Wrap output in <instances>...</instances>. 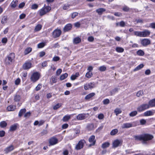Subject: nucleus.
<instances>
[{
	"label": "nucleus",
	"mask_w": 155,
	"mask_h": 155,
	"mask_svg": "<svg viewBox=\"0 0 155 155\" xmlns=\"http://www.w3.org/2000/svg\"><path fill=\"white\" fill-rule=\"evenodd\" d=\"M150 107H155V98L150 101L149 102L148 105L146 104V108H149L150 107Z\"/></svg>",
	"instance_id": "14"
},
{
	"label": "nucleus",
	"mask_w": 155,
	"mask_h": 155,
	"mask_svg": "<svg viewBox=\"0 0 155 155\" xmlns=\"http://www.w3.org/2000/svg\"><path fill=\"white\" fill-rule=\"evenodd\" d=\"M16 108V106L11 105L8 106L7 107V110L8 111H14Z\"/></svg>",
	"instance_id": "17"
},
{
	"label": "nucleus",
	"mask_w": 155,
	"mask_h": 155,
	"mask_svg": "<svg viewBox=\"0 0 155 155\" xmlns=\"http://www.w3.org/2000/svg\"><path fill=\"white\" fill-rule=\"evenodd\" d=\"M95 84L94 82L87 83L84 85V88L85 90L89 89H92L95 87Z\"/></svg>",
	"instance_id": "8"
},
{
	"label": "nucleus",
	"mask_w": 155,
	"mask_h": 155,
	"mask_svg": "<svg viewBox=\"0 0 155 155\" xmlns=\"http://www.w3.org/2000/svg\"><path fill=\"white\" fill-rule=\"evenodd\" d=\"M88 114H79L76 117L77 119L79 120H82L85 119L86 117V115Z\"/></svg>",
	"instance_id": "13"
},
{
	"label": "nucleus",
	"mask_w": 155,
	"mask_h": 155,
	"mask_svg": "<svg viewBox=\"0 0 155 155\" xmlns=\"http://www.w3.org/2000/svg\"><path fill=\"white\" fill-rule=\"evenodd\" d=\"M21 99V97L19 95H16L14 97V100L15 101L18 102Z\"/></svg>",
	"instance_id": "40"
},
{
	"label": "nucleus",
	"mask_w": 155,
	"mask_h": 155,
	"mask_svg": "<svg viewBox=\"0 0 155 155\" xmlns=\"http://www.w3.org/2000/svg\"><path fill=\"white\" fill-rule=\"evenodd\" d=\"M18 3V0H13L11 4V6L12 7L15 8L17 6Z\"/></svg>",
	"instance_id": "23"
},
{
	"label": "nucleus",
	"mask_w": 155,
	"mask_h": 155,
	"mask_svg": "<svg viewBox=\"0 0 155 155\" xmlns=\"http://www.w3.org/2000/svg\"><path fill=\"white\" fill-rule=\"evenodd\" d=\"M45 46V43L44 42L41 43L38 45V48H43Z\"/></svg>",
	"instance_id": "48"
},
{
	"label": "nucleus",
	"mask_w": 155,
	"mask_h": 155,
	"mask_svg": "<svg viewBox=\"0 0 155 155\" xmlns=\"http://www.w3.org/2000/svg\"><path fill=\"white\" fill-rule=\"evenodd\" d=\"M32 49V48L30 47L27 48L25 49V55L28 54L31 51Z\"/></svg>",
	"instance_id": "29"
},
{
	"label": "nucleus",
	"mask_w": 155,
	"mask_h": 155,
	"mask_svg": "<svg viewBox=\"0 0 155 155\" xmlns=\"http://www.w3.org/2000/svg\"><path fill=\"white\" fill-rule=\"evenodd\" d=\"M25 5V3L24 2H22L19 5L18 7L19 8H22Z\"/></svg>",
	"instance_id": "64"
},
{
	"label": "nucleus",
	"mask_w": 155,
	"mask_h": 155,
	"mask_svg": "<svg viewBox=\"0 0 155 155\" xmlns=\"http://www.w3.org/2000/svg\"><path fill=\"white\" fill-rule=\"evenodd\" d=\"M31 63L29 62H25L23 65L22 67L25 70H27L30 68L31 67Z\"/></svg>",
	"instance_id": "12"
},
{
	"label": "nucleus",
	"mask_w": 155,
	"mask_h": 155,
	"mask_svg": "<svg viewBox=\"0 0 155 155\" xmlns=\"http://www.w3.org/2000/svg\"><path fill=\"white\" fill-rule=\"evenodd\" d=\"M143 94V91H138L137 94V97H140V96H142Z\"/></svg>",
	"instance_id": "52"
},
{
	"label": "nucleus",
	"mask_w": 155,
	"mask_h": 155,
	"mask_svg": "<svg viewBox=\"0 0 155 155\" xmlns=\"http://www.w3.org/2000/svg\"><path fill=\"white\" fill-rule=\"evenodd\" d=\"M95 95L94 93H91L88 94L85 97V99L86 100H88L93 97Z\"/></svg>",
	"instance_id": "21"
},
{
	"label": "nucleus",
	"mask_w": 155,
	"mask_h": 155,
	"mask_svg": "<svg viewBox=\"0 0 155 155\" xmlns=\"http://www.w3.org/2000/svg\"><path fill=\"white\" fill-rule=\"evenodd\" d=\"M122 141L121 140L116 139L112 143V147L115 148L122 144Z\"/></svg>",
	"instance_id": "7"
},
{
	"label": "nucleus",
	"mask_w": 155,
	"mask_h": 155,
	"mask_svg": "<svg viewBox=\"0 0 155 155\" xmlns=\"http://www.w3.org/2000/svg\"><path fill=\"white\" fill-rule=\"evenodd\" d=\"M155 113L154 110H148L146 111V116H150L153 115Z\"/></svg>",
	"instance_id": "26"
},
{
	"label": "nucleus",
	"mask_w": 155,
	"mask_h": 155,
	"mask_svg": "<svg viewBox=\"0 0 155 155\" xmlns=\"http://www.w3.org/2000/svg\"><path fill=\"white\" fill-rule=\"evenodd\" d=\"M42 26L40 24L37 25L35 27L34 31H38L41 30L42 28Z\"/></svg>",
	"instance_id": "28"
},
{
	"label": "nucleus",
	"mask_w": 155,
	"mask_h": 155,
	"mask_svg": "<svg viewBox=\"0 0 155 155\" xmlns=\"http://www.w3.org/2000/svg\"><path fill=\"white\" fill-rule=\"evenodd\" d=\"M52 81L53 83H56L57 81V79L55 77H52Z\"/></svg>",
	"instance_id": "63"
},
{
	"label": "nucleus",
	"mask_w": 155,
	"mask_h": 155,
	"mask_svg": "<svg viewBox=\"0 0 155 155\" xmlns=\"http://www.w3.org/2000/svg\"><path fill=\"white\" fill-rule=\"evenodd\" d=\"M14 149V147L13 145H11L6 147L4 150L5 153H7L8 152L12 151Z\"/></svg>",
	"instance_id": "16"
},
{
	"label": "nucleus",
	"mask_w": 155,
	"mask_h": 155,
	"mask_svg": "<svg viewBox=\"0 0 155 155\" xmlns=\"http://www.w3.org/2000/svg\"><path fill=\"white\" fill-rule=\"evenodd\" d=\"M51 9V8L49 6H45L39 10V14L40 16H42L47 13L49 12Z\"/></svg>",
	"instance_id": "2"
},
{
	"label": "nucleus",
	"mask_w": 155,
	"mask_h": 155,
	"mask_svg": "<svg viewBox=\"0 0 155 155\" xmlns=\"http://www.w3.org/2000/svg\"><path fill=\"white\" fill-rule=\"evenodd\" d=\"M114 112L116 115L117 116L118 114L121 113L122 111L120 109L117 108L114 110Z\"/></svg>",
	"instance_id": "35"
},
{
	"label": "nucleus",
	"mask_w": 155,
	"mask_h": 155,
	"mask_svg": "<svg viewBox=\"0 0 155 155\" xmlns=\"http://www.w3.org/2000/svg\"><path fill=\"white\" fill-rule=\"evenodd\" d=\"M95 137L94 135H92L89 137L88 141L90 143H91L89 146V147L95 144L96 140H95Z\"/></svg>",
	"instance_id": "10"
},
{
	"label": "nucleus",
	"mask_w": 155,
	"mask_h": 155,
	"mask_svg": "<svg viewBox=\"0 0 155 155\" xmlns=\"http://www.w3.org/2000/svg\"><path fill=\"white\" fill-rule=\"evenodd\" d=\"M145 109V104L141 105L137 108V110L139 112H141Z\"/></svg>",
	"instance_id": "20"
},
{
	"label": "nucleus",
	"mask_w": 155,
	"mask_h": 155,
	"mask_svg": "<svg viewBox=\"0 0 155 155\" xmlns=\"http://www.w3.org/2000/svg\"><path fill=\"white\" fill-rule=\"evenodd\" d=\"M61 104L58 103L56 105L54 106L53 109L54 110H56L61 107Z\"/></svg>",
	"instance_id": "43"
},
{
	"label": "nucleus",
	"mask_w": 155,
	"mask_h": 155,
	"mask_svg": "<svg viewBox=\"0 0 155 155\" xmlns=\"http://www.w3.org/2000/svg\"><path fill=\"white\" fill-rule=\"evenodd\" d=\"M137 54L139 56H143L144 54V52L141 50H139L137 52Z\"/></svg>",
	"instance_id": "39"
},
{
	"label": "nucleus",
	"mask_w": 155,
	"mask_h": 155,
	"mask_svg": "<svg viewBox=\"0 0 155 155\" xmlns=\"http://www.w3.org/2000/svg\"><path fill=\"white\" fill-rule=\"evenodd\" d=\"M153 138V136L152 135L149 134H146V144L147 143V141L151 140Z\"/></svg>",
	"instance_id": "22"
},
{
	"label": "nucleus",
	"mask_w": 155,
	"mask_h": 155,
	"mask_svg": "<svg viewBox=\"0 0 155 155\" xmlns=\"http://www.w3.org/2000/svg\"><path fill=\"white\" fill-rule=\"evenodd\" d=\"M114 14L117 17H120L122 15V14L119 12H115Z\"/></svg>",
	"instance_id": "61"
},
{
	"label": "nucleus",
	"mask_w": 155,
	"mask_h": 155,
	"mask_svg": "<svg viewBox=\"0 0 155 155\" xmlns=\"http://www.w3.org/2000/svg\"><path fill=\"white\" fill-rule=\"evenodd\" d=\"M137 112L136 111H134L131 112L130 114L129 115L130 117H133L136 116L137 114Z\"/></svg>",
	"instance_id": "42"
},
{
	"label": "nucleus",
	"mask_w": 155,
	"mask_h": 155,
	"mask_svg": "<svg viewBox=\"0 0 155 155\" xmlns=\"http://www.w3.org/2000/svg\"><path fill=\"white\" fill-rule=\"evenodd\" d=\"M7 41V39L6 38H2V43L6 44Z\"/></svg>",
	"instance_id": "57"
},
{
	"label": "nucleus",
	"mask_w": 155,
	"mask_h": 155,
	"mask_svg": "<svg viewBox=\"0 0 155 155\" xmlns=\"http://www.w3.org/2000/svg\"><path fill=\"white\" fill-rule=\"evenodd\" d=\"M99 70L101 71H104L106 70V67L104 66H102L99 68Z\"/></svg>",
	"instance_id": "41"
},
{
	"label": "nucleus",
	"mask_w": 155,
	"mask_h": 155,
	"mask_svg": "<svg viewBox=\"0 0 155 155\" xmlns=\"http://www.w3.org/2000/svg\"><path fill=\"white\" fill-rule=\"evenodd\" d=\"M78 13L77 12H74L72 14L71 18H74L76 16H77L78 15Z\"/></svg>",
	"instance_id": "53"
},
{
	"label": "nucleus",
	"mask_w": 155,
	"mask_h": 155,
	"mask_svg": "<svg viewBox=\"0 0 155 155\" xmlns=\"http://www.w3.org/2000/svg\"><path fill=\"white\" fill-rule=\"evenodd\" d=\"M81 39L80 38L78 37L75 38L73 39V42L74 44H77L81 42Z\"/></svg>",
	"instance_id": "25"
},
{
	"label": "nucleus",
	"mask_w": 155,
	"mask_h": 155,
	"mask_svg": "<svg viewBox=\"0 0 155 155\" xmlns=\"http://www.w3.org/2000/svg\"><path fill=\"white\" fill-rule=\"evenodd\" d=\"M103 103L104 104H108L110 103V100L108 99H106L103 100Z\"/></svg>",
	"instance_id": "50"
},
{
	"label": "nucleus",
	"mask_w": 155,
	"mask_h": 155,
	"mask_svg": "<svg viewBox=\"0 0 155 155\" xmlns=\"http://www.w3.org/2000/svg\"><path fill=\"white\" fill-rule=\"evenodd\" d=\"M86 143V141L84 140H80L78 143L76 145L75 149L76 150H80L82 148L85 143Z\"/></svg>",
	"instance_id": "5"
},
{
	"label": "nucleus",
	"mask_w": 155,
	"mask_h": 155,
	"mask_svg": "<svg viewBox=\"0 0 155 155\" xmlns=\"http://www.w3.org/2000/svg\"><path fill=\"white\" fill-rule=\"evenodd\" d=\"M118 89L117 88H114L113 89L112 91H110V94L112 95L113 94H115L116 92H117L118 91Z\"/></svg>",
	"instance_id": "38"
},
{
	"label": "nucleus",
	"mask_w": 155,
	"mask_h": 155,
	"mask_svg": "<svg viewBox=\"0 0 155 155\" xmlns=\"http://www.w3.org/2000/svg\"><path fill=\"white\" fill-rule=\"evenodd\" d=\"M62 72V70L61 69H58L56 71V74L57 75H59Z\"/></svg>",
	"instance_id": "58"
},
{
	"label": "nucleus",
	"mask_w": 155,
	"mask_h": 155,
	"mask_svg": "<svg viewBox=\"0 0 155 155\" xmlns=\"http://www.w3.org/2000/svg\"><path fill=\"white\" fill-rule=\"evenodd\" d=\"M106 11V9L103 8H100L96 10V12L99 15H101L104 12Z\"/></svg>",
	"instance_id": "18"
},
{
	"label": "nucleus",
	"mask_w": 155,
	"mask_h": 155,
	"mask_svg": "<svg viewBox=\"0 0 155 155\" xmlns=\"http://www.w3.org/2000/svg\"><path fill=\"white\" fill-rule=\"evenodd\" d=\"M71 118L70 115H65L63 118L62 120L64 121H68Z\"/></svg>",
	"instance_id": "33"
},
{
	"label": "nucleus",
	"mask_w": 155,
	"mask_h": 155,
	"mask_svg": "<svg viewBox=\"0 0 155 155\" xmlns=\"http://www.w3.org/2000/svg\"><path fill=\"white\" fill-rule=\"evenodd\" d=\"M134 35L140 37H145V31H135L134 32Z\"/></svg>",
	"instance_id": "11"
},
{
	"label": "nucleus",
	"mask_w": 155,
	"mask_h": 155,
	"mask_svg": "<svg viewBox=\"0 0 155 155\" xmlns=\"http://www.w3.org/2000/svg\"><path fill=\"white\" fill-rule=\"evenodd\" d=\"M104 117V116L103 114L101 113L98 114V118L100 120L103 119Z\"/></svg>",
	"instance_id": "51"
},
{
	"label": "nucleus",
	"mask_w": 155,
	"mask_h": 155,
	"mask_svg": "<svg viewBox=\"0 0 155 155\" xmlns=\"http://www.w3.org/2000/svg\"><path fill=\"white\" fill-rule=\"evenodd\" d=\"M144 66L143 64H141L137 66L135 68L134 70V71H136L139 70L143 68Z\"/></svg>",
	"instance_id": "27"
},
{
	"label": "nucleus",
	"mask_w": 155,
	"mask_h": 155,
	"mask_svg": "<svg viewBox=\"0 0 155 155\" xmlns=\"http://www.w3.org/2000/svg\"><path fill=\"white\" fill-rule=\"evenodd\" d=\"M15 58V54L13 53L9 54L5 59V64L6 65H9L14 61Z\"/></svg>",
	"instance_id": "1"
},
{
	"label": "nucleus",
	"mask_w": 155,
	"mask_h": 155,
	"mask_svg": "<svg viewBox=\"0 0 155 155\" xmlns=\"http://www.w3.org/2000/svg\"><path fill=\"white\" fill-rule=\"evenodd\" d=\"M5 132L4 131H0V137H4L5 135Z\"/></svg>",
	"instance_id": "60"
},
{
	"label": "nucleus",
	"mask_w": 155,
	"mask_h": 155,
	"mask_svg": "<svg viewBox=\"0 0 155 155\" xmlns=\"http://www.w3.org/2000/svg\"><path fill=\"white\" fill-rule=\"evenodd\" d=\"M26 111V109L25 108L21 109L20 110L19 112L18 116L19 117H21L22 114L25 113Z\"/></svg>",
	"instance_id": "30"
},
{
	"label": "nucleus",
	"mask_w": 155,
	"mask_h": 155,
	"mask_svg": "<svg viewBox=\"0 0 155 155\" xmlns=\"http://www.w3.org/2000/svg\"><path fill=\"white\" fill-rule=\"evenodd\" d=\"M122 9L124 11L127 12L129 10L130 8L127 6H125L123 7Z\"/></svg>",
	"instance_id": "49"
},
{
	"label": "nucleus",
	"mask_w": 155,
	"mask_h": 155,
	"mask_svg": "<svg viewBox=\"0 0 155 155\" xmlns=\"http://www.w3.org/2000/svg\"><path fill=\"white\" fill-rule=\"evenodd\" d=\"M118 132V130L117 129H114L113 130L110 132V134L111 135H115Z\"/></svg>",
	"instance_id": "37"
},
{
	"label": "nucleus",
	"mask_w": 155,
	"mask_h": 155,
	"mask_svg": "<svg viewBox=\"0 0 155 155\" xmlns=\"http://www.w3.org/2000/svg\"><path fill=\"white\" fill-rule=\"evenodd\" d=\"M20 82V79L19 78L16 79L15 81V84L16 85H18Z\"/></svg>",
	"instance_id": "62"
},
{
	"label": "nucleus",
	"mask_w": 155,
	"mask_h": 155,
	"mask_svg": "<svg viewBox=\"0 0 155 155\" xmlns=\"http://www.w3.org/2000/svg\"><path fill=\"white\" fill-rule=\"evenodd\" d=\"M134 137L135 140L141 141L143 143H145V134H143L139 135H135Z\"/></svg>",
	"instance_id": "3"
},
{
	"label": "nucleus",
	"mask_w": 155,
	"mask_h": 155,
	"mask_svg": "<svg viewBox=\"0 0 155 155\" xmlns=\"http://www.w3.org/2000/svg\"><path fill=\"white\" fill-rule=\"evenodd\" d=\"M7 123L5 121H3L0 123V126L2 128H4L6 127Z\"/></svg>",
	"instance_id": "32"
},
{
	"label": "nucleus",
	"mask_w": 155,
	"mask_h": 155,
	"mask_svg": "<svg viewBox=\"0 0 155 155\" xmlns=\"http://www.w3.org/2000/svg\"><path fill=\"white\" fill-rule=\"evenodd\" d=\"M8 19V17L7 16H3L1 21L2 23L4 24L6 23Z\"/></svg>",
	"instance_id": "31"
},
{
	"label": "nucleus",
	"mask_w": 155,
	"mask_h": 155,
	"mask_svg": "<svg viewBox=\"0 0 155 155\" xmlns=\"http://www.w3.org/2000/svg\"><path fill=\"white\" fill-rule=\"evenodd\" d=\"M110 145V143L109 142H105L103 143L101 145V147L104 149L108 147Z\"/></svg>",
	"instance_id": "24"
},
{
	"label": "nucleus",
	"mask_w": 155,
	"mask_h": 155,
	"mask_svg": "<svg viewBox=\"0 0 155 155\" xmlns=\"http://www.w3.org/2000/svg\"><path fill=\"white\" fill-rule=\"evenodd\" d=\"M38 5L36 4H34L31 6V8L33 9H36L38 8Z\"/></svg>",
	"instance_id": "55"
},
{
	"label": "nucleus",
	"mask_w": 155,
	"mask_h": 155,
	"mask_svg": "<svg viewBox=\"0 0 155 155\" xmlns=\"http://www.w3.org/2000/svg\"><path fill=\"white\" fill-rule=\"evenodd\" d=\"M92 75L93 74L91 72H88L86 73L85 76L87 78H90L91 77Z\"/></svg>",
	"instance_id": "47"
},
{
	"label": "nucleus",
	"mask_w": 155,
	"mask_h": 155,
	"mask_svg": "<svg viewBox=\"0 0 155 155\" xmlns=\"http://www.w3.org/2000/svg\"><path fill=\"white\" fill-rule=\"evenodd\" d=\"M68 76V74L67 73H65L61 75L60 77V79L61 80H63L66 78Z\"/></svg>",
	"instance_id": "34"
},
{
	"label": "nucleus",
	"mask_w": 155,
	"mask_h": 155,
	"mask_svg": "<svg viewBox=\"0 0 155 155\" xmlns=\"http://www.w3.org/2000/svg\"><path fill=\"white\" fill-rule=\"evenodd\" d=\"M132 127V125L130 123H126L123 124L122 128H128Z\"/></svg>",
	"instance_id": "19"
},
{
	"label": "nucleus",
	"mask_w": 155,
	"mask_h": 155,
	"mask_svg": "<svg viewBox=\"0 0 155 155\" xmlns=\"http://www.w3.org/2000/svg\"><path fill=\"white\" fill-rule=\"evenodd\" d=\"M61 34V31L58 28L54 30L52 33L53 38H55L59 37Z\"/></svg>",
	"instance_id": "6"
},
{
	"label": "nucleus",
	"mask_w": 155,
	"mask_h": 155,
	"mask_svg": "<svg viewBox=\"0 0 155 155\" xmlns=\"http://www.w3.org/2000/svg\"><path fill=\"white\" fill-rule=\"evenodd\" d=\"M42 87V85L41 84H39L35 88V90L38 91Z\"/></svg>",
	"instance_id": "56"
},
{
	"label": "nucleus",
	"mask_w": 155,
	"mask_h": 155,
	"mask_svg": "<svg viewBox=\"0 0 155 155\" xmlns=\"http://www.w3.org/2000/svg\"><path fill=\"white\" fill-rule=\"evenodd\" d=\"M120 26L121 27H124L125 26V23L123 21H121L119 23Z\"/></svg>",
	"instance_id": "59"
},
{
	"label": "nucleus",
	"mask_w": 155,
	"mask_h": 155,
	"mask_svg": "<svg viewBox=\"0 0 155 155\" xmlns=\"http://www.w3.org/2000/svg\"><path fill=\"white\" fill-rule=\"evenodd\" d=\"M40 76V74L39 73L37 72H34L31 76V80L32 81L35 82L39 79Z\"/></svg>",
	"instance_id": "4"
},
{
	"label": "nucleus",
	"mask_w": 155,
	"mask_h": 155,
	"mask_svg": "<svg viewBox=\"0 0 155 155\" xmlns=\"http://www.w3.org/2000/svg\"><path fill=\"white\" fill-rule=\"evenodd\" d=\"M94 125L93 124H88L87 126V128L89 130H91L93 129Z\"/></svg>",
	"instance_id": "45"
},
{
	"label": "nucleus",
	"mask_w": 155,
	"mask_h": 155,
	"mask_svg": "<svg viewBox=\"0 0 155 155\" xmlns=\"http://www.w3.org/2000/svg\"><path fill=\"white\" fill-rule=\"evenodd\" d=\"M17 127V126L16 124L12 125L10 127L9 130L11 131H14L16 130Z\"/></svg>",
	"instance_id": "36"
},
{
	"label": "nucleus",
	"mask_w": 155,
	"mask_h": 155,
	"mask_svg": "<svg viewBox=\"0 0 155 155\" xmlns=\"http://www.w3.org/2000/svg\"><path fill=\"white\" fill-rule=\"evenodd\" d=\"M49 142L50 145H53L58 143V140L56 137H53L49 139Z\"/></svg>",
	"instance_id": "9"
},
{
	"label": "nucleus",
	"mask_w": 155,
	"mask_h": 155,
	"mask_svg": "<svg viewBox=\"0 0 155 155\" xmlns=\"http://www.w3.org/2000/svg\"><path fill=\"white\" fill-rule=\"evenodd\" d=\"M72 27V25L70 24L66 25L63 28V31L64 32H66L70 30Z\"/></svg>",
	"instance_id": "15"
},
{
	"label": "nucleus",
	"mask_w": 155,
	"mask_h": 155,
	"mask_svg": "<svg viewBox=\"0 0 155 155\" xmlns=\"http://www.w3.org/2000/svg\"><path fill=\"white\" fill-rule=\"evenodd\" d=\"M116 51L118 52H122L124 51V49L121 47H117L116 49Z\"/></svg>",
	"instance_id": "44"
},
{
	"label": "nucleus",
	"mask_w": 155,
	"mask_h": 155,
	"mask_svg": "<svg viewBox=\"0 0 155 155\" xmlns=\"http://www.w3.org/2000/svg\"><path fill=\"white\" fill-rule=\"evenodd\" d=\"M60 59V58L58 56H55L52 59V61H57Z\"/></svg>",
	"instance_id": "54"
},
{
	"label": "nucleus",
	"mask_w": 155,
	"mask_h": 155,
	"mask_svg": "<svg viewBox=\"0 0 155 155\" xmlns=\"http://www.w3.org/2000/svg\"><path fill=\"white\" fill-rule=\"evenodd\" d=\"M70 6V5L68 4H65L63 6V8L64 10H67L69 8Z\"/></svg>",
	"instance_id": "46"
}]
</instances>
